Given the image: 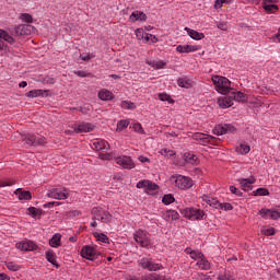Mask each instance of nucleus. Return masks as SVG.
Masks as SVG:
<instances>
[{
    "label": "nucleus",
    "instance_id": "obj_16",
    "mask_svg": "<svg viewBox=\"0 0 280 280\" xmlns=\"http://www.w3.org/2000/svg\"><path fill=\"white\" fill-rule=\"evenodd\" d=\"M277 0H262V8L267 12V14H275V12H279V5H277Z\"/></svg>",
    "mask_w": 280,
    "mask_h": 280
},
{
    "label": "nucleus",
    "instance_id": "obj_38",
    "mask_svg": "<svg viewBox=\"0 0 280 280\" xmlns=\"http://www.w3.org/2000/svg\"><path fill=\"white\" fill-rule=\"evenodd\" d=\"M121 108H124L125 110H135V108H137V106L135 105V103L130 102V101H124L120 104Z\"/></svg>",
    "mask_w": 280,
    "mask_h": 280
},
{
    "label": "nucleus",
    "instance_id": "obj_36",
    "mask_svg": "<svg viewBox=\"0 0 280 280\" xmlns=\"http://www.w3.org/2000/svg\"><path fill=\"white\" fill-rule=\"evenodd\" d=\"M5 266L8 270H10L11 272H19V270H21V267L19 266V264L14 261H7Z\"/></svg>",
    "mask_w": 280,
    "mask_h": 280
},
{
    "label": "nucleus",
    "instance_id": "obj_47",
    "mask_svg": "<svg viewBox=\"0 0 280 280\" xmlns=\"http://www.w3.org/2000/svg\"><path fill=\"white\" fill-rule=\"evenodd\" d=\"M27 211L30 215H33V218L40 215V210L38 208L30 207Z\"/></svg>",
    "mask_w": 280,
    "mask_h": 280
},
{
    "label": "nucleus",
    "instance_id": "obj_6",
    "mask_svg": "<svg viewBox=\"0 0 280 280\" xmlns=\"http://www.w3.org/2000/svg\"><path fill=\"white\" fill-rule=\"evenodd\" d=\"M137 189H144V194L149 196H154V194L159 192V185L149 179H143L137 183Z\"/></svg>",
    "mask_w": 280,
    "mask_h": 280
},
{
    "label": "nucleus",
    "instance_id": "obj_33",
    "mask_svg": "<svg viewBox=\"0 0 280 280\" xmlns=\"http://www.w3.org/2000/svg\"><path fill=\"white\" fill-rule=\"evenodd\" d=\"M0 40H5V43L12 45L14 43V37H12V35H9L8 32L0 30Z\"/></svg>",
    "mask_w": 280,
    "mask_h": 280
},
{
    "label": "nucleus",
    "instance_id": "obj_35",
    "mask_svg": "<svg viewBox=\"0 0 280 280\" xmlns=\"http://www.w3.org/2000/svg\"><path fill=\"white\" fill-rule=\"evenodd\" d=\"M178 86L182 89H191V80L185 79V78H179L177 80Z\"/></svg>",
    "mask_w": 280,
    "mask_h": 280
},
{
    "label": "nucleus",
    "instance_id": "obj_30",
    "mask_svg": "<svg viewBox=\"0 0 280 280\" xmlns=\"http://www.w3.org/2000/svg\"><path fill=\"white\" fill-rule=\"evenodd\" d=\"M98 97L103 102H108V101L113 100V92H110L108 90H101L98 92Z\"/></svg>",
    "mask_w": 280,
    "mask_h": 280
},
{
    "label": "nucleus",
    "instance_id": "obj_55",
    "mask_svg": "<svg viewBox=\"0 0 280 280\" xmlns=\"http://www.w3.org/2000/svg\"><path fill=\"white\" fill-rule=\"evenodd\" d=\"M224 3H230V0H217L214 2V9L220 10L224 5Z\"/></svg>",
    "mask_w": 280,
    "mask_h": 280
},
{
    "label": "nucleus",
    "instance_id": "obj_37",
    "mask_svg": "<svg viewBox=\"0 0 280 280\" xmlns=\"http://www.w3.org/2000/svg\"><path fill=\"white\" fill-rule=\"evenodd\" d=\"M160 154H162V156H165V159H171V156H174L176 154V152L172 149H161Z\"/></svg>",
    "mask_w": 280,
    "mask_h": 280
},
{
    "label": "nucleus",
    "instance_id": "obj_49",
    "mask_svg": "<svg viewBox=\"0 0 280 280\" xmlns=\"http://www.w3.org/2000/svg\"><path fill=\"white\" fill-rule=\"evenodd\" d=\"M40 82H42L43 84H56V79H54V78L47 75V77L42 78V79H40Z\"/></svg>",
    "mask_w": 280,
    "mask_h": 280
},
{
    "label": "nucleus",
    "instance_id": "obj_46",
    "mask_svg": "<svg viewBox=\"0 0 280 280\" xmlns=\"http://www.w3.org/2000/svg\"><path fill=\"white\" fill-rule=\"evenodd\" d=\"M151 67H153V69H163V67H165V62L164 61H151L149 63Z\"/></svg>",
    "mask_w": 280,
    "mask_h": 280
},
{
    "label": "nucleus",
    "instance_id": "obj_45",
    "mask_svg": "<svg viewBox=\"0 0 280 280\" xmlns=\"http://www.w3.org/2000/svg\"><path fill=\"white\" fill-rule=\"evenodd\" d=\"M158 97H159V100H160L161 102H168V104H174V100H172V98L170 97V95H167V94H165V93H160V94L158 95Z\"/></svg>",
    "mask_w": 280,
    "mask_h": 280
},
{
    "label": "nucleus",
    "instance_id": "obj_32",
    "mask_svg": "<svg viewBox=\"0 0 280 280\" xmlns=\"http://www.w3.org/2000/svg\"><path fill=\"white\" fill-rule=\"evenodd\" d=\"M178 218L179 214L175 210H168L164 213V220H166L167 222H170V220H178Z\"/></svg>",
    "mask_w": 280,
    "mask_h": 280
},
{
    "label": "nucleus",
    "instance_id": "obj_44",
    "mask_svg": "<svg viewBox=\"0 0 280 280\" xmlns=\"http://www.w3.org/2000/svg\"><path fill=\"white\" fill-rule=\"evenodd\" d=\"M260 233L262 235H266L267 237H270V236L275 235L276 231H275V228H268V229L264 228L260 230Z\"/></svg>",
    "mask_w": 280,
    "mask_h": 280
},
{
    "label": "nucleus",
    "instance_id": "obj_41",
    "mask_svg": "<svg viewBox=\"0 0 280 280\" xmlns=\"http://www.w3.org/2000/svg\"><path fill=\"white\" fill-rule=\"evenodd\" d=\"M20 20L23 21V23H33L34 22V18H32V15H30V13L20 14Z\"/></svg>",
    "mask_w": 280,
    "mask_h": 280
},
{
    "label": "nucleus",
    "instance_id": "obj_57",
    "mask_svg": "<svg viewBox=\"0 0 280 280\" xmlns=\"http://www.w3.org/2000/svg\"><path fill=\"white\" fill-rule=\"evenodd\" d=\"M230 191H231V194H234V196L242 197L241 190L237 189V187H235V186H230Z\"/></svg>",
    "mask_w": 280,
    "mask_h": 280
},
{
    "label": "nucleus",
    "instance_id": "obj_48",
    "mask_svg": "<svg viewBox=\"0 0 280 280\" xmlns=\"http://www.w3.org/2000/svg\"><path fill=\"white\" fill-rule=\"evenodd\" d=\"M270 191L266 188H258L255 190L254 196H269Z\"/></svg>",
    "mask_w": 280,
    "mask_h": 280
},
{
    "label": "nucleus",
    "instance_id": "obj_42",
    "mask_svg": "<svg viewBox=\"0 0 280 280\" xmlns=\"http://www.w3.org/2000/svg\"><path fill=\"white\" fill-rule=\"evenodd\" d=\"M130 121L128 120H120L117 122V131L121 132V130H126V128H128Z\"/></svg>",
    "mask_w": 280,
    "mask_h": 280
},
{
    "label": "nucleus",
    "instance_id": "obj_28",
    "mask_svg": "<svg viewBox=\"0 0 280 280\" xmlns=\"http://www.w3.org/2000/svg\"><path fill=\"white\" fill-rule=\"evenodd\" d=\"M230 95L231 98L233 100V102H246V100H248V97L246 96V94L242 93V92H234V91H230Z\"/></svg>",
    "mask_w": 280,
    "mask_h": 280
},
{
    "label": "nucleus",
    "instance_id": "obj_40",
    "mask_svg": "<svg viewBox=\"0 0 280 280\" xmlns=\"http://www.w3.org/2000/svg\"><path fill=\"white\" fill-rule=\"evenodd\" d=\"M237 152L238 154H248V152H250V147L248 144H240V147H237Z\"/></svg>",
    "mask_w": 280,
    "mask_h": 280
},
{
    "label": "nucleus",
    "instance_id": "obj_59",
    "mask_svg": "<svg viewBox=\"0 0 280 280\" xmlns=\"http://www.w3.org/2000/svg\"><path fill=\"white\" fill-rule=\"evenodd\" d=\"M100 159H102V161H112L113 159V153H105V154H101Z\"/></svg>",
    "mask_w": 280,
    "mask_h": 280
},
{
    "label": "nucleus",
    "instance_id": "obj_63",
    "mask_svg": "<svg viewBox=\"0 0 280 280\" xmlns=\"http://www.w3.org/2000/svg\"><path fill=\"white\" fill-rule=\"evenodd\" d=\"M136 36L139 40H141V38H143V31L142 28H138L136 30Z\"/></svg>",
    "mask_w": 280,
    "mask_h": 280
},
{
    "label": "nucleus",
    "instance_id": "obj_1",
    "mask_svg": "<svg viewBox=\"0 0 280 280\" xmlns=\"http://www.w3.org/2000/svg\"><path fill=\"white\" fill-rule=\"evenodd\" d=\"M212 82L215 86V90L218 93H221V95H229L230 91H233L231 89V82L225 77L214 75L212 77Z\"/></svg>",
    "mask_w": 280,
    "mask_h": 280
},
{
    "label": "nucleus",
    "instance_id": "obj_43",
    "mask_svg": "<svg viewBox=\"0 0 280 280\" xmlns=\"http://www.w3.org/2000/svg\"><path fill=\"white\" fill-rule=\"evenodd\" d=\"M94 237H96L98 242H103V244H108V236L104 233H94Z\"/></svg>",
    "mask_w": 280,
    "mask_h": 280
},
{
    "label": "nucleus",
    "instance_id": "obj_9",
    "mask_svg": "<svg viewBox=\"0 0 280 280\" xmlns=\"http://www.w3.org/2000/svg\"><path fill=\"white\" fill-rule=\"evenodd\" d=\"M192 139H195V141H199L200 145H209V143L211 145H215V142L218 141V138L200 132L194 133Z\"/></svg>",
    "mask_w": 280,
    "mask_h": 280
},
{
    "label": "nucleus",
    "instance_id": "obj_64",
    "mask_svg": "<svg viewBox=\"0 0 280 280\" xmlns=\"http://www.w3.org/2000/svg\"><path fill=\"white\" fill-rule=\"evenodd\" d=\"M152 280H165L163 276H159L156 273H152Z\"/></svg>",
    "mask_w": 280,
    "mask_h": 280
},
{
    "label": "nucleus",
    "instance_id": "obj_10",
    "mask_svg": "<svg viewBox=\"0 0 280 280\" xmlns=\"http://www.w3.org/2000/svg\"><path fill=\"white\" fill-rule=\"evenodd\" d=\"M24 143H26V145H45L47 140L40 135L27 133L24 137Z\"/></svg>",
    "mask_w": 280,
    "mask_h": 280
},
{
    "label": "nucleus",
    "instance_id": "obj_54",
    "mask_svg": "<svg viewBox=\"0 0 280 280\" xmlns=\"http://www.w3.org/2000/svg\"><path fill=\"white\" fill-rule=\"evenodd\" d=\"M219 209H221L222 211H233V206L231 203H220Z\"/></svg>",
    "mask_w": 280,
    "mask_h": 280
},
{
    "label": "nucleus",
    "instance_id": "obj_7",
    "mask_svg": "<svg viewBox=\"0 0 280 280\" xmlns=\"http://www.w3.org/2000/svg\"><path fill=\"white\" fill-rule=\"evenodd\" d=\"M34 32V26L30 24H20L10 30L11 36H30Z\"/></svg>",
    "mask_w": 280,
    "mask_h": 280
},
{
    "label": "nucleus",
    "instance_id": "obj_13",
    "mask_svg": "<svg viewBox=\"0 0 280 280\" xmlns=\"http://www.w3.org/2000/svg\"><path fill=\"white\" fill-rule=\"evenodd\" d=\"M139 265L144 270H149L150 272H156V270H161L162 266L153 262L150 258H142L139 260Z\"/></svg>",
    "mask_w": 280,
    "mask_h": 280
},
{
    "label": "nucleus",
    "instance_id": "obj_17",
    "mask_svg": "<svg viewBox=\"0 0 280 280\" xmlns=\"http://www.w3.org/2000/svg\"><path fill=\"white\" fill-rule=\"evenodd\" d=\"M97 252L92 246H83L81 249V257L89 259L90 261H95V256Z\"/></svg>",
    "mask_w": 280,
    "mask_h": 280
},
{
    "label": "nucleus",
    "instance_id": "obj_29",
    "mask_svg": "<svg viewBox=\"0 0 280 280\" xmlns=\"http://www.w3.org/2000/svg\"><path fill=\"white\" fill-rule=\"evenodd\" d=\"M185 253L186 255H189L190 259H194L195 261H198L205 255L201 252L192 250L191 248H186Z\"/></svg>",
    "mask_w": 280,
    "mask_h": 280
},
{
    "label": "nucleus",
    "instance_id": "obj_50",
    "mask_svg": "<svg viewBox=\"0 0 280 280\" xmlns=\"http://www.w3.org/2000/svg\"><path fill=\"white\" fill-rule=\"evenodd\" d=\"M14 185L13 179H0V188L1 187H12Z\"/></svg>",
    "mask_w": 280,
    "mask_h": 280
},
{
    "label": "nucleus",
    "instance_id": "obj_58",
    "mask_svg": "<svg viewBox=\"0 0 280 280\" xmlns=\"http://www.w3.org/2000/svg\"><path fill=\"white\" fill-rule=\"evenodd\" d=\"M133 130L139 132V135H143V127L139 122L133 125Z\"/></svg>",
    "mask_w": 280,
    "mask_h": 280
},
{
    "label": "nucleus",
    "instance_id": "obj_19",
    "mask_svg": "<svg viewBox=\"0 0 280 280\" xmlns=\"http://www.w3.org/2000/svg\"><path fill=\"white\" fill-rule=\"evenodd\" d=\"M19 250H36L38 245L32 241H24L16 244Z\"/></svg>",
    "mask_w": 280,
    "mask_h": 280
},
{
    "label": "nucleus",
    "instance_id": "obj_25",
    "mask_svg": "<svg viewBox=\"0 0 280 280\" xmlns=\"http://www.w3.org/2000/svg\"><path fill=\"white\" fill-rule=\"evenodd\" d=\"M148 20V15H145V13H143L142 11H133L130 15V21L132 23H137V21H147Z\"/></svg>",
    "mask_w": 280,
    "mask_h": 280
},
{
    "label": "nucleus",
    "instance_id": "obj_3",
    "mask_svg": "<svg viewBox=\"0 0 280 280\" xmlns=\"http://www.w3.org/2000/svg\"><path fill=\"white\" fill-rule=\"evenodd\" d=\"M91 213L92 219L98 220L103 224H108V222L113 220V215H110V212L104 210L102 207H94Z\"/></svg>",
    "mask_w": 280,
    "mask_h": 280
},
{
    "label": "nucleus",
    "instance_id": "obj_15",
    "mask_svg": "<svg viewBox=\"0 0 280 280\" xmlns=\"http://www.w3.org/2000/svg\"><path fill=\"white\" fill-rule=\"evenodd\" d=\"M95 127L91 122H79L72 126L73 132L80 135V132H93Z\"/></svg>",
    "mask_w": 280,
    "mask_h": 280
},
{
    "label": "nucleus",
    "instance_id": "obj_8",
    "mask_svg": "<svg viewBox=\"0 0 280 280\" xmlns=\"http://www.w3.org/2000/svg\"><path fill=\"white\" fill-rule=\"evenodd\" d=\"M48 198H54L55 200H67L69 198V190L67 188H50L47 192Z\"/></svg>",
    "mask_w": 280,
    "mask_h": 280
},
{
    "label": "nucleus",
    "instance_id": "obj_23",
    "mask_svg": "<svg viewBox=\"0 0 280 280\" xmlns=\"http://www.w3.org/2000/svg\"><path fill=\"white\" fill-rule=\"evenodd\" d=\"M176 51H178V54H191V51H198V46H194V45H178L176 47Z\"/></svg>",
    "mask_w": 280,
    "mask_h": 280
},
{
    "label": "nucleus",
    "instance_id": "obj_18",
    "mask_svg": "<svg viewBox=\"0 0 280 280\" xmlns=\"http://www.w3.org/2000/svg\"><path fill=\"white\" fill-rule=\"evenodd\" d=\"M255 177H250V178H238L237 183L241 186V189H243V191H252L253 190V185H255Z\"/></svg>",
    "mask_w": 280,
    "mask_h": 280
},
{
    "label": "nucleus",
    "instance_id": "obj_14",
    "mask_svg": "<svg viewBox=\"0 0 280 280\" xmlns=\"http://www.w3.org/2000/svg\"><path fill=\"white\" fill-rule=\"evenodd\" d=\"M259 215H261V218H264V220H279L280 212H279V210L262 208L259 210Z\"/></svg>",
    "mask_w": 280,
    "mask_h": 280
},
{
    "label": "nucleus",
    "instance_id": "obj_22",
    "mask_svg": "<svg viewBox=\"0 0 280 280\" xmlns=\"http://www.w3.org/2000/svg\"><path fill=\"white\" fill-rule=\"evenodd\" d=\"M196 266L199 268V270H211V262L205 255L199 260H197Z\"/></svg>",
    "mask_w": 280,
    "mask_h": 280
},
{
    "label": "nucleus",
    "instance_id": "obj_53",
    "mask_svg": "<svg viewBox=\"0 0 280 280\" xmlns=\"http://www.w3.org/2000/svg\"><path fill=\"white\" fill-rule=\"evenodd\" d=\"M174 196L172 195H165L163 198H162V202L164 205H172V202H174Z\"/></svg>",
    "mask_w": 280,
    "mask_h": 280
},
{
    "label": "nucleus",
    "instance_id": "obj_39",
    "mask_svg": "<svg viewBox=\"0 0 280 280\" xmlns=\"http://www.w3.org/2000/svg\"><path fill=\"white\" fill-rule=\"evenodd\" d=\"M43 90H31L26 93V97H40L43 95Z\"/></svg>",
    "mask_w": 280,
    "mask_h": 280
},
{
    "label": "nucleus",
    "instance_id": "obj_24",
    "mask_svg": "<svg viewBox=\"0 0 280 280\" xmlns=\"http://www.w3.org/2000/svg\"><path fill=\"white\" fill-rule=\"evenodd\" d=\"M184 161L188 163L189 165H198L200 163V160L198 159V155L187 152L184 154Z\"/></svg>",
    "mask_w": 280,
    "mask_h": 280
},
{
    "label": "nucleus",
    "instance_id": "obj_51",
    "mask_svg": "<svg viewBox=\"0 0 280 280\" xmlns=\"http://www.w3.org/2000/svg\"><path fill=\"white\" fill-rule=\"evenodd\" d=\"M156 43L159 40V38H156V36L150 34V33H147L145 36H144V43Z\"/></svg>",
    "mask_w": 280,
    "mask_h": 280
},
{
    "label": "nucleus",
    "instance_id": "obj_60",
    "mask_svg": "<svg viewBox=\"0 0 280 280\" xmlns=\"http://www.w3.org/2000/svg\"><path fill=\"white\" fill-rule=\"evenodd\" d=\"M220 201H218V199H214V198H212L211 200H210V207H214V209H220Z\"/></svg>",
    "mask_w": 280,
    "mask_h": 280
},
{
    "label": "nucleus",
    "instance_id": "obj_21",
    "mask_svg": "<svg viewBox=\"0 0 280 280\" xmlns=\"http://www.w3.org/2000/svg\"><path fill=\"white\" fill-rule=\"evenodd\" d=\"M218 104L220 108H231V106H233V98L231 97V94L228 93V96L219 98Z\"/></svg>",
    "mask_w": 280,
    "mask_h": 280
},
{
    "label": "nucleus",
    "instance_id": "obj_2",
    "mask_svg": "<svg viewBox=\"0 0 280 280\" xmlns=\"http://www.w3.org/2000/svg\"><path fill=\"white\" fill-rule=\"evenodd\" d=\"M133 240L141 246V248H148L152 246V241L150 240V233L144 230H138L133 233Z\"/></svg>",
    "mask_w": 280,
    "mask_h": 280
},
{
    "label": "nucleus",
    "instance_id": "obj_11",
    "mask_svg": "<svg viewBox=\"0 0 280 280\" xmlns=\"http://www.w3.org/2000/svg\"><path fill=\"white\" fill-rule=\"evenodd\" d=\"M114 159H115V163H117V165H120V167H124V170H135V162L130 156L120 155Z\"/></svg>",
    "mask_w": 280,
    "mask_h": 280
},
{
    "label": "nucleus",
    "instance_id": "obj_12",
    "mask_svg": "<svg viewBox=\"0 0 280 280\" xmlns=\"http://www.w3.org/2000/svg\"><path fill=\"white\" fill-rule=\"evenodd\" d=\"M235 132V128L231 124L218 125L213 129V135L218 137H222V135H233Z\"/></svg>",
    "mask_w": 280,
    "mask_h": 280
},
{
    "label": "nucleus",
    "instance_id": "obj_61",
    "mask_svg": "<svg viewBox=\"0 0 280 280\" xmlns=\"http://www.w3.org/2000/svg\"><path fill=\"white\" fill-rule=\"evenodd\" d=\"M213 197H210L209 195H202L201 196V200L203 202H207V205H211V200H212Z\"/></svg>",
    "mask_w": 280,
    "mask_h": 280
},
{
    "label": "nucleus",
    "instance_id": "obj_31",
    "mask_svg": "<svg viewBox=\"0 0 280 280\" xmlns=\"http://www.w3.org/2000/svg\"><path fill=\"white\" fill-rule=\"evenodd\" d=\"M46 259L49 261V264L56 266V268H59L58 262L56 261V253L54 250L46 252Z\"/></svg>",
    "mask_w": 280,
    "mask_h": 280
},
{
    "label": "nucleus",
    "instance_id": "obj_56",
    "mask_svg": "<svg viewBox=\"0 0 280 280\" xmlns=\"http://www.w3.org/2000/svg\"><path fill=\"white\" fill-rule=\"evenodd\" d=\"M217 27L218 30H222V32H226V30H229V25L226 24V22H218Z\"/></svg>",
    "mask_w": 280,
    "mask_h": 280
},
{
    "label": "nucleus",
    "instance_id": "obj_27",
    "mask_svg": "<svg viewBox=\"0 0 280 280\" xmlns=\"http://www.w3.org/2000/svg\"><path fill=\"white\" fill-rule=\"evenodd\" d=\"M15 196L19 197V200H32V192L28 190H23L21 188H18L15 190Z\"/></svg>",
    "mask_w": 280,
    "mask_h": 280
},
{
    "label": "nucleus",
    "instance_id": "obj_4",
    "mask_svg": "<svg viewBox=\"0 0 280 280\" xmlns=\"http://www.w3.org/2000/svg\"><path fill=\"white\" fill-rule=\"evenodd\" d=\"M182 215L195 222V220H205V211L198 208H185L180 210Z\"/></svg>",
    "mask_w": 280,
    "mask_h": 280
},
{
    "label": "nucleus",
    "instance_id": "obj_20",
    "mask_svg": "<svg viewBox=\"0 0 280 280\" xmlns=\"http://www.w3.org/2000/svg\"><path fill=\"white\" fill-rule=\"evenodd\" d=\"M110 148V144L106 142V140H95L92 142V150H96V152H100L101 150H108Z\"/></svg>",
    "mask_w": 280,
    "mask_h": 280
},
{
    "label": "nucleus",
    "instance_id": "obj_26",
    "mask_svg": "<svg viewBox=\"0 0 280 280\" xmlns=\"http://www.w3.org/2000/svg\"><path fill=\"white\" fill-rule=\"evenodd\" d=\"M185 32H187L188 36H190L192 40H202V38H205L203 33H198V31L191 30L189 27H185Z\"/></svg>",
    "mask_w": 280,
    "mask_h": 280
},
{
    "label": "nucleus",
    "instance_id": "obj_62",
    "mask_svg": "<svg viewBox=\"0 0 280 280\" xmlns=\"http://www.w3.org/2000/svg\"><path fill=\"white\" fill-rule=\"evenodd\" d=\"M273 43H280V28L278 30L277 34L272 36Z\"/></svg>",
    "mask_w": 280,
    "mask_h": 280
},
{
    "label": "nucleus",
    "instance_id": "obj_52",
    "mask_svg": "<svg viewBox=\"0 0 280 280\" xmlns=\"http://www.w3.org/2000/svg\"><path fill=\"white\" fill-rule=\"evenodd\" d=\"M74 75H78L79 78H91V73L82 70H75L73 71Z\"/></svg>",
    "mask_w": 280,
    "mask_h": 280
},
{
    "label": "nucleus",
    "instance_id": "obj_5",
    "mask_svg": "<svg viewBox=\"0 0 280 280\" xmlns=\"http://www.w3.org/2000/svg\"><path fill=\"white\" fill-rule=\"evenodd\" d=\"M171 183H174L175 187H178V189H191V187H194V180L183 175H173Z\"/></svg>",
    "mask_w": 280,
    "mask_h": 280
},
{
    "label": "nucleus",
    "instance_id": "obj_34",
    "mask_svg": "<svg viewBox=\"0 0 280 280\" xmlns=\"http://www.w3.org/2000/svg\"><path fill=\"white\" fill-rule=\"evenodd\" d=\"M62 236L60 234H55L50 240H49V245L52 248H58V246H60V238Z\"/></svg>",
    "mask_w": 280,
    "mask_h": 280
}]
</instances>
